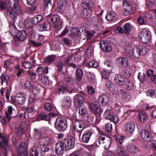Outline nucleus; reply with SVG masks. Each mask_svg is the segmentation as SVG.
I'll list each match as a JSON object with an SVG mask.
<instances>
[{
  "label": "nucleus",
  "instance_id": "nucleus-1",
  "mask_svg": "<svg viewBox=\"0 0 156 156\" xmlns=\"http://www.w3.org/2000/svg\"><path fill=\"white\" fill-rule=\"evenodd\" d=\"M19 0H9L8 4L10 8L7 12V14L13 18L22 12L21 7L18 4Z\"/></svg>",
  "mask_w": 156,
  "mask_h": 156
},
{
  "label": "nucleus",
  "instance_id": "nucleus-2",
  "mask_svg": "<svg viewBox=\"0 0 156 156\" xmlns=\"http://www.w3.org/2000/svg\"><path fill=\"white\" fill-rule=\"evenodd\" d=\"M88 126V123L84 120H76L73 123L72 129L74 131L79 133V136L80 137L83 131Z\"/></svg>",
  "mask_w": 156,
  "mask_h": 156
},
{
  "label": "nucleus",
  "instance_id": "nucleus-3",
  "mask_svg": "<svg viewBox=\"0 0 156 156\" xmlns=\"http://www.w3.org/2000/svg\"><path fill=\"white\" fill-rule=\"evenodd\" d=\"M138 38L139 41L143 43H149L151 39V34L149 29L144 28L139 33Z\"/></svg>",
  "mask_w": 156,
  "mask_h": 156
},
{
  "label": "nucleus",
  "instance_id": "nucleus-4",
  "mask_svg": "<svg viewBox=\"0 0 156 156\" xmlns=\"http://www.w3.org/2000/svg\"><path fill=\"white\" fill-rule=\"evenodd\" d=\"M89 108L94 115H98L102 112L101 108L97 104V100L95 98H93L91 101L87 102Z\"/></svg>",
  "mask_w": 156,
  "mask_h": 156
},
{
  "label": "nucleus",
  "instance_id": "nucleus-5",
  "mask_svg": "<svg viewBox=\"0 0 156 156\" xmlns=\"http://www.w3.org/2000/svg\"><path fill=\"white\" fill-rule=\"evenodd\" d=\"M26 98L24 94L18 93L14 97H12L11 99V102L15 105L18 104L20 105H23L25 102Z\"/></svg>",
  "mask_w": 156,
  "mask_h": 156
},
{
  "label": "nucleus",
  "instance_id": "nucleus-6",
  "mask_svg": "<svg viewBox=\"0 0 156 156\" xmlns=\"http://www.w3.org/2000/svg\"><path fill=\"white\" fill-rule=\"evenodd\" d=\"M104 116L106 119L113 121L115 124L119 121L118 117L110 109H108L105 111Z\"/></svg>",
  "mask_w": 156,
  "mask_h": 156
},
{
  "label": "nucleus",
  "instance_id": "nucleus-7",
  "mask_svg": "<svg viewBox=\"0 0 156 156\" xmlns=\"http://www.w3.org/2000/svg\"><path fill=\"white\" fill-rule=\"evenodd\" d=\"M55 126L60 130H64L67 128V123L63 119L58 118L55 122Z\"/></svg>",
  "mask_w": 156,
  "mask_h": 156
},
{
  "label": "nucleus",
  "instance_id": "nucleus-8",
  "mask_svg": "<svg viewBox=\"0 0 156 156\" xmlns=\"http://www.w3.org/2000/svg\"><path fill=\"white\" fill-rule=\"evenodd\" d=\"M104 141L103 144L105 148L108 149L109 148L110 145L112 142V139L110 137L104 134H101L99 136L100 140Z\"/></svg>",
  "mask_w": 156,
  "mask_h": 156
},
{
  "label": "nucleus",
  "instance_id": "nucleus-9",
  "mask_svg": "<svg viewBox=\"0 0 156 156\" xmlns=\"http://www.w3.org/2000/svg\"><path fill=\"white\" fill-rule=\"evenodd\" d=\"M103 11L101 10L100 13L97 12V17H94L93 19V23L94 26L98 27H100L103 23V20L102 17V14Z\"/></svg>",
  "mask_w": 156,
  "mask_h": 156
},
{
  "label": "nucleus",
  "instance_id": "nucleus-10",
  "mask_svg": "<svg viewBox=\"0 0 156 156\" xmlns=\"http://www.w3.org/2000/svg\"><path fill=\"white\" fill-rule=\"evenodd\" d=\"M62 142L65 146V149L66 150L73 148L75 144L74 140L71 137L64 139L62 140Z\"/></svg>",
  "mask_w": 156,
  "mask_h": 156
},
{
  "label": "nucleus",
  "instance_id": "nucleus-11",
  "mask_svg": "<svg viewBox=\"0 0 156 156\" xmlns=\"http://www.w3.org/2000/svg\"><path fill=\"white\" fill-rule=\"evenodd\" d=\"M140 136L142 139L146 142H150L152 140L151 133L148 130L144 129L140 131Z\"/></svg>",
  "mask_w": 156,
  "mask_h": 156
},
{
  "label": "nucleus",
  "instance_id": "nucleus-12",
  "mask_svg": "<svg viewBox=\"0 0 156 156\" xmlns=\"http://www.w3.org/2000/svg\"><path fill=\"white\" fill-rule=\"evenodd\" d=\"M115 62L116 64L123 67H126L129 66L128 59L126 57H118L116 59Z\"/></svg>",
  "mask_w": 156,
  "mask_h": 156
},
{
  "label": "nucleus",
  "instance_id": "nucleus-13",
  "mask_svg": "<svg viewBox=\"0 0 156 156\" xmlns=\"http://www.w3.org/2000/svg\"><path fill=\"white\" fill-rule=\"evenodd\" d=\"M100 47L101 49L106 52H110L112 51L111 46L110 43L105 40L100 42Z\"/></svg>",
  "mask_w": 156,
  "mask_h": 156
},
{
  "label": "nucleus",
  "instance_id": "nucleus-14",
  "mask_svg": "<svg viewBox=\"0 0 156 156\" xmlns=\"http://www.w3.org/2000/svg\"><path fill=\"white\" fill-rule=\"evenodd\" d=\"M110 96L107 94H103L99 97L98 100L100 103L103 105H106L109 101Z\"/></svg>",
  "mask_w": 156,
  "mask_h": 156
},
{
  "label": "nucleus",
  "instance_id": "nucleus-15",
  "mask_svg": "<svg viewBox=\"0 0 156 156\" xmlns=\"http://www.w3.org/2000/svg\"><path fill=\"white\" fill-rule=\"evenodd\" d=\"M65 148V146L62 141H59L56 144L55 150L57 154H61L63 153Z\"/></svg>",
  "mask_w": 156,
  "mask_h": 156
},
{
  "label": "nucleus",
  "instance_id": "nucleus-16",
  "mask_svg": "<svg viewBox=\"0 0 156 156\" xmlns=\"http://www.w3.org/2000/svg\"><path fill=\"white\" fill-rule=\"evenodd\" d=\"M135 125L133 122H129L125 124V129L126 132L128 133H133L135 129Z\"/></svg>",
  "mask_w": 156,
  "mask_h": 156
},
{
  "label": "nucleus",
  "instance_id": "nucleus-17",
  "mask_svg": "<svg viewBox=\"0 0 156 156\" xmlns=\"http://www.w3.org/2000/svg\"><path fill=\"white\" fill-rule=\"evenodd\" d=\"M42 152V148L39 147L34 146L30 151V154L31 156H37L39 154Z\"/></svg>",
  "mask_w": 156,
  "mask_h": 156
},
{
  "label": "nucleus",
  "instance_id": "nucleus-18",
  "mask_svg": "<svg viewBox=\"0 0 156 156\" xmlns=\"http://www.w3.org/2000/svg\"><path fill=\"white\" fill-rule=\"evenodd\" d=\"M114 80L115 82L120 86H122L124 83V78L120 74L115 75Z\"/></svg>",
  "mask_w": 156,
  "mask_h": 156
},
{
  "label": "nucleus",
  "instance_id": "nucleus-19",
  "mask_svg": "<svg viewBox=\"0 0 156 156\" xmlns=\"http://www.w3.org/2000/svg\"><path fill=\"white\" fill-rule=\"evenodd\" d=\"M81 3L82 6L84 9L93 8L94 5L91 0H82Z\"/></svg>",
  "mask_w": 156,
  "mask_h": 156
},
{
  "label": "nucleus",
  "instance_id": "nucleus-20",
  "mask_svg": "<svg viewBox=\"0 0 156 156\" xmlns=\"http://www.w3.org/2000/svg\"><path fill=\"white\" fill-rule=\"evenodd\" d=\"M48 19L50 20L51 22L55 24V26L56 27H58V24L60 20L59 17L57 15H55L52 16H48Z\"/></svg>",
  "mask_w": 156,
  "mask_h": 156
},
{
  "label": "nucleus",
  "instance_id": "nucleus-21",
  "mask_svg": "<svg viewBox=\"0 0 156 156\" xmlns=\"http://www.w3.org/2000/svg\"><path fill=\"white\" fill-rule=\"evenodd\" d=\"M27 34L24 31H20L17 33L16 38L17 40L20 41H23L26 38Z\"/></svg>",
  "mask_w": 156,
  "mask_h": 156
},
{
  "label": "nucleus",
  "instance_id": "nucleus-22",
  "mask_svg": "<svg viewBox=\"0 0 156 156\" xmlns=\"http://www.w3.org/2000/svg\"><path fill=\"white\" fill-rule=\"evenodd\" d=\"M92 134V132L90 131L86 132L83 135L82 137L83 141L85 143H88Z\"/></svg>",
  "mask_w": 156,
  "mask_h": 156
},
{
  "label": "nucleus",
  "instance_id": "nucleus-23",
  "mask_svg": "<svg viewBox=\"0 0 156 156\" xmlns=\"http://www.w3.org/2000/svg\"><path fill=\"white\" fill-rule=\"evenodd\" d=\"M126 150L124 147L122 145H117V148L116 152L119 156H124L125 154Z\"/></svg>",
  "mask_w": 156,
  "mask_h": 156
},
{
  "label": "nucleus",
  "instance_id": "nucleus-24",
  "mask_svg": "<svg viewBox=\"0 0 156 156\" xmlns=\"http://www.w3.org/2000/svg\"><path fill=\"white\" fill-rule=\"evenodd\" d=\"M129 55H132L135 58H138L141 55V52L140 51V48H132L131 53Z\"/></svg>",
  "mask_w": 156,
  "mask_h": 156
},
{
  "label": "nucleus",
  "instance_id": "nucleus-25",
  "mask_svg": "<svg viewBox=\"0 0 156 156\" xmlns=\"http://www.w3.org/2000/svg\"><path fill=\"white\" fill-rule=\"evenodd\" d=\"M79 113L82 116H85L88 114V109L87 107L84 105H81L79 109Z\"/></svg>",
  "mask_w": 156,
  "mask_h": 156
},
{
  "label": "nucleus",
  "instance_id": "nucleus-26",
  "mask_svg": "<svg viewBox=\"0 0 156 156\" xmlns=\"http://www.w3.org/2000/svg\"><path fill=\"white\" fill-rule=\"evenodd\" d=\"M71 100L69 96L64 97L62 101V105L65 108L69 107L71 105Z\"/></svg>",
  "mask_w": 156,
  "mask_h": 156
},
{
  "label": "nucleus",
  "instance_id": "nucleus-27",
  "mask_svg": "<svg viewBox=\"0 0 156 156\" xmlns=\"http://www.w3.org/2000/svg\"><path fill=\"white\" fill-rule=\"evenodd\" d=\"M100 71L101 73L102 77L105 79H108V76L110 75V70H107L105 68L101 69Z\"/></svg>",
  "mask_w": 156,
  "mask_h": 156
},
{
  "label": "nucleus",
  "instance_id": "nucleus-28",
  "mask_svg": "<svg viewBox=\"0 0 156 156\" xmlns=\"http://www.w3.org/2000/svg\"><path fill=\"white\" fill-rule=\"evenodd\" d=\"M105 18L108 21H112L116 19V15L114 12H111L106 15Z\"/></svg>",
  "mask_w": 156,
  "mask_h": 156
},
{
  "label": "nucleus",
  "instance_id": "nucleus-29",
  "mask_svg": "<svg viewBox=\"0 0 156 156\" xmlns=\"http://www.w3.org/2000/svg\"><path fill=\"white\" fill-rule=\"evenodd\" d=\"M127 150L131 153H135L139 152L138 149L134 145L129 144L127 147Z\"/></svg>",
  "mask_w": 156,
  "mask_h": 156
},
{
  "label": "nucleus",
  "instance_id": "nucleus-30",
  "mask_svg": "<svg viewBox=\"0 0 156 156\" xmlns=\"http://www.w3.org/2000/svg\"><path fill=\"white\" fill-rule=\"evenodd\" d=\"M83 72L80 69H77L75 72V76L76 80L78 81H80L82 77Z\"/></svg>",
  "mask_w": 156,
  "mask_h": 156
},
{
  "label": "nucleus",
  "instance_id": "nucleus-31",
  "mask_svg": "<svg viewBox=\"0 0 156 156\" xmlns=\"http://www.w3.org/2000/svg\"><path fill=\"white\" fill-rule=\"evenodd\" d=\"M41 141L43 142L44 145L49 146L52 144L53 140L52 139L48 137H45L42 138Z\"/></svg>",
  "mask_w": 156,
  "mask_h": 156
},
{
  "label": "nucleus",
  "instance_id": "nucleus-32",
  "mask_svg": "<svg viewBox=\"0 0 156 156\" xmlns=\"http://www.w3.org/2000/svg\"><path fill=\"white\" fill-rule=\"evenodd\" d=\"M123 7L125 9L124 14L126 15H128L132 12L131 7L127 3H126H126L124 2H123Z\"/></svg>",
  "mask_w": 156,
  "mask_h": 156
},
{
  "label": "nucleus",
  "instance_id": "nucleus-33",
  "mask_svg": "<svg viewBox=\"0 0 156 156\" xmlns=\"http://www.w3.org/2000/svg\"><path fill=\"white\" fill-rule=\"evenodd\" d=\"M70 32L71 33V34L73 35H80L83 32V29L79 28H72L71 29Z\"/></svg>",
  "mask_w": 156,
  "mask_h": 156
},
{
  "label": "nucleus",
  "instance_id": "nucleus-34",
  "mask_svg": "<svg viewBox=\"0 0 156 156\" xmlns=\"http://www.w3.org/2000/svg\"><path fill=\"white\" fill-rule=\"evenodd\" d=\"M92 8H89L85 9L83 12V15L84 18H88L90 16L92 13Z\"/></svg>",
  "mask_w": 156,
  "mask_h": 156
},
{
  "label": "nucleus",
  "instance_id": "nucleus-35",
  "mask_svg": "<svg viewBox=\"0 0 156 156\" xmlns=\"http://www.w3.org/2000/svg\"><path fill=\"white\" fill-rule=\"evenodd\" d=\"M124 31L126 34L129 35L131 32L132 27L129 23H126L124 26Z\"/></svg>",
  "mask_w": 156,
  "mask_h": 156
},
{
  "label": "nucleus",
  "instance_id": "nucleus-36",
  "mask_svg": "<svg viewBox=\"0 0 156 156\" xmlns=\"http://www.w3.org/2000/svg\"><path fill=\"white\" fill-rule=\"evenodd\" d=\"M40 30L41 31H47L50 29V24L49 23H45L40 25Z\"/></svg>",
  "mask_w": 156,
  "mask_h": 156
},
{
  "label": "nucleus",
  "instance_id": "nucleus-37",
  "mask_svg": "<svg viewBox=\"0 0 156 156\" xmlns=\"http://www.w3.org/2000/svg\"><path fill=\"white\" fill-rule=\"evenodd\" d=\"M27 126V125L25 122H22L19 129L18 132L20 133H23L26 130Z\"/></svg>",
  "mask_w": 156,
  "mask_h": 156
},
{
  "label": "nucleus",
  "instance_id": "nucleus-38",
  "mask_svg": "<svg viewBox=\"0 0 156 156\" xmlns=\"http://www.w3.org/2000/svg\"><path fill=\"white\" fill-rule=\"evenodd\" d=\"M56 57V55H49L44 58V62L46 63H51L55 60Z\"/></svg>",
  "mask_w": 156,
  "mask_h": 156
},
{
  "label": "nucleus",
  "instance_id": "nucleus-39",
  "mask_svg": "<svg viewBox=\"0 0 156 156\" xmlns=\"http://www.w3.org/2000/svg\"><path fill=\"white\" fill-rule=\"evenodd\" d=\"M42 17L40 15H37L34 17L32 20V24L34 25L37 24L42 19Z\"/></svg>",
  "mask_w": 156,
  "mask_h": 156
},
{
  "label": "nucleus",
  "instance_id": "nucleus-40",
  "mask_svg": "<svg viewBox=\"0 0 156 156\" xmlns=\"http://www.w3.org/2000/svg\"><path fill=\"white\" fill-rule=\"evenodd\" d=\"M106 84L110 91H112L114 90V85L112 84V81L109 79L106 80Z\"/></svg>",
  "mask_w": 156,
  "mask_h": 156
},
{
  "label": "nucleus",
  "instance_id": "nucleus-41",
  "mask_svg": "<svg viewBox=\"0 0 156 156\" xmlns=\"http://www.w3.org/2000/svg\"><path fill=\"white\" fill-rule=\"evenodd\" d=\"M37 72H42L44 74H47L48 72V67L44 68L41 66H39L37 68Z\"/></svg>",
  "mask_w": 156,
  "mask_h": 156
},
{
  "label": "nucleus",
  "instance_id": "nucleus-42",
  "mask_svg": "<svg viewBox=\"0 0 156 156\" xmlns=\"http://www.w3.org/2000/svg\"><path fill=\"white\" fill-rule=\"evenodd\" d=\"M138 116L139 120L141 122L144 123L146 121L147 118L145 114L140 113L138 114Z\"/></svg>",
  "mask_w": 156,
  "mask_h": 156
},
{
  "label": "nucleus",
  "instance_id": "nucleus-43",
  "mask_svg": "<svg viewBox=\"0 0 156 156\" xmlns=\"http://www.w3.org/2000/svg\"><path fill=\"white\" fill-rule=\"evenodd\" d=\"M94 48L92 45L90 46L87 49V55L88 57H90L93 55Z\"/></svg>",
  "mask_w": 156,
  "mask_h": 156
},
{
  "label": "nucleus",
  "instance_id": "nucleus-44",
  "mask_svg": "<svg viewBox=\"0 0 156 156\" xmlns=\"http://www.w3.org/2000/svg\"><path fill=\"white\" fill-rule=\"evenodd\" d=\"M125 86V87L128 90L132 89L134 87L133 83L129 80H127L126 82Z\"/></svg>",
  "mask_w": 156,
  "mask_h": 156
},
{
  "label": "nucleus",
  "instance_id": "nucleus-45",
  "mask_svg": "<svg viewBox=\"0 0 156 156\" xmlns=\"http://www.w3.org/2000/svg\"><path fill=\"white\" fill-rule=\"evenodd\" d=\"M123 48L127 53L129 54L131 53V47L130 45H129L128 43H126L123 46Z\"/></svg>",
  "mask_w": 156,
  "mask_h": 156
},
{
  "label": "nucleus",
  "instance_id": "nucleus-46",
  "mask_svg": "<svg viewBox=\"0 0 156 156\" xmlns=\"http://www.w3.org/2000/svg\"><path fill=\"white\" fill-rule=\"evenodd\" d=\"M75 99L79 103L82 104L84 101V99L83 96L80 94L76 95Z\"/></svg>",
  "mask_w": 156,
  "mask_h": 156
},
{
  "label": "nucleus",
  "instance_id": "nucleus-47",
  "mask_svg": "<svg viewBox=\"0 0 156 156\" xmlns=\"http://www.w3.org/2000/svg\"><path fill=\"white\" fill-rule=\"evenodd\" d=\"M57 91H58V93H65L68 92L69 90L67 88L65 87H60L57 89Z\"/></svg>",
  "mask_w": 156,
  "mask_h": 156
},
{
  "label": "nucleus",
  "instance_id": "nucleus-48",
  "mask_svg": "<svg viewBox=\"0 0 156 156\" xmlns=\"http://www.w3.org/2000/svg\"><path fill=\"white\" fill-rule=\"evenodd\" d=\"M1 83L2 84H3V82H7V81L9 80V77L7 74H3L1 76Z\"/></svg>",
  "mask_w": 156,
  "mask_h": 156
},
{
  "label": "nucleus",
  "instance_id": "nucleus-49",
  "mask_svg": "<svg viewBox=\"0 0 156 156\" xmlns=\"http://www.w3.org/2000/svg\"><path fill=\"white\" fill-rule=\"evenodd\" d=\"M38 117L40 118L41 119L46 121L49 120L50 119L49 115L48 114L44 113L40 114Z\"/></svg>",
  "mask_w": 156,
  "mask_h": 156
},
{
  "label": "nucleus",
  "instance_id": "nucleus-50",
  "mask_svg": "<svg viewBox=\"0 0 156 156\" xmlns=\"http://www.w3.org/2000/svg\"><path fill=\"white\" fill-rule=\"evenodd\" d=\"M122 94L123 95L124 99H125L126 101L128 102L130 101V96L128 93H126L125 91H123Z\"/></svg>",
  "mask_w": 156,
  "mask_h": 156
},
{
  "label": "nucleus",
  "instance_id": "nucleus-51",
  "mask_svg": "<svg viewBox=\"0 0 156 156\" xmlns=\"http://www.w3.org/2000/svg\"><path fill=\"white\" fill-rule=\"evenodd\" d=\"M139 48H140V51L141 54L142 55H145L147 52L148 49L146 47L142 46Z\"/></svg>",
  "mask_w": 156,
  "mask_h": 156
},
{
  "label": "nucleus",
  "instance_id": "nucleus-52",
  "mask_svg": "<svg viewBox=\"0 0 156 156\" xmlns=\"http://www.w3.org/2000/svg\"><path fill=\"white\" fill-rule=\"evenodd\" d=\"M112 124L109 122L107 123L105 126V130L108 133H111L112 131Z\"/></svg>",
  "mask_w": 156,
  "mask_h": 156
},
{
  "label": "nucleus",
  "instance_id": "nucleus-53",
  "mask_svg": "<svg viewBox=\"0 0 156 156\" xmlns=\"http://www.w3.org/2000/svg\"><path fill=\"white\" fill-rule=\"evenodd\" d=\"M87 89L88 92L90 94L93 95L95 93L94 88L91 86H87Z\"/></svg>",
  "mask_w": 156,
  "mask_h": 156
},
{
  "label": "nucleus",
  "instance_id": "nucleus-54",
  "mask_svg": "<svg viewBox=\"0 0 156 156\" xmlns=\"http://www.w3.org/2000/svg\"><path fill=\"white\" fill-rule=\"evenodd\" d=\"M25 144L24 143H21L20 145V150H22L23 151V153L24 155L26 156L27 154L26 148L25 147Z\"/></svg>",
  "mask_w": 156,
  "mask_h": 156
},
{
  "label": "nucleus",
  "instance_id": "nucleus-55",
  "mask_svg": "<svg viewBox=\"0 0 156 156\" xmlns=\"http://www.w3.org/2000/svg\"><path fill=\"white\" fill-rule=\"evenodd\" d=\"M86 117L87 122H86L88 123V125H89V122H92L94 119V117L90 114H88L87 115Z\"/></svg>",
  "mask_w": 156,
  "mask_h": 156
},
{
  "label": "nucleus",
  "instance_id": "nucleus-56",
  "mask_svg": "<svg viewBox=\"0 0 156 156\" xmlns=\"http://www.w3.org/2000/svg\"><path fill=\"white\" fill-rule=\"evenodd\" d=\"M22 66L25 69H30L32 67L31 62L28 61L22 63Z\"/></svg>",
  "mask_w": 156,
  "mask_h": 156
},
{
  "label": "nucleus",
  "instance_id": "nucleus-57",
  "mask_svg": "<svg viewBox=\"0 0 156 156\" xmlns=\"http://www.w3.org/2000/svg\"><path fill=\"white\" fill-rule=\"evenodd\" d=\"M30 44L33 45L34 47H38L41 45V43L39 42V41H35L31 40L30 41Z\"/></svg>",
  "mask_w": 156,
  "mask_h": 156
},
{
  "label": "nucleus",
  "instance_id": "nucleus-58",
  "mask_svg": "<svg viewBox=\"0 0 156 156\" xmlns=\"http://www.w3.org/2000/svg\"><path fill=\"white\" fill-rule=\"evenodd\" d=\"M36 98V96L34 94H31L29 100V103L31 104L34 101Z\"/></svg>",
  "mask_w": 156,
  "mask_h": 156
},
{
  "label": "nucleus",
  "instance_id": "nucleus-59",
  "mask_svg": "<svg viewBox=\"0 0 156 156\" xmlns=\"http://www.w3.org/2000/svg\"><path fill=\"white\" fill-rule=\"evenodd\" d=\"M88 65L90 67L97 68L98 66V63L94 60L90 62Z\"/></svg>",
  "mask_w": 156,
  "mask_h": 156
},
{
  "label": "nucleus",
  "instance_id": "nucleus-60",
  "mask_svg": "<svg viewBox=\"0 0 156 156\" xmlns=\"http://www.w3.org/2000/svg\"><path fill=\"white\" fill-rule=\"evenodd\" d=\"M63 65V62L61 61H59L57 62V67L58 70L59 71H61L62 70Z\"/></svg>",
  "mask_w": 156,
  "mask_h": 156
},
{
  "label": "nucleus",
  "instance_id": "nucleus-61",
  "mask_svg": "<svg viewBox=\"0 0 156 156\" xmlns=\"http://www.w3.org/2000/svg\"><path fill=\"white\" fill-rule=\"evenodd\" d=\"M40 80L42 83L44 84L47 85L48 83V80L47 77L42 76Z\"/></svg>",
  "mask_w": 156,
  "mask_h": 156
},
{
  "label": "nucleus",
  "instance_id": "nucleus-62",
  "mask_svg": "<svg viewBox=\"0 0 156 156\" xmlns=\"http://www.w3.org/2000/svg\"><path fill=\"white\" fill-rule=\"evenodd\" d=\"M25 86L27 89H31L32 88V86L30 80H27L25 83Z\"/></svg>",
  "mask_w": 156,
  "mask_h": 156
},
{
  "label": "nucleus",
  "instance_id": "nucleus-63",
  "mask_svg": "<svg viewBox=\"0 0 156 156\" xmlns=\"http://www.w3.org/2000/svg\"><path fill=\"white\" fill-rule=\"evenodd\" d=\"M130 70V69L128 68L125 71V76L127 78H129L130 76L131 75Z\"/></svg>",
  "mask_w": 156,
  "mask_h": 156
},
{
  "label": "nucleus",
  "instance_id": "nucleus-64",
  "mask_svg": "<svg viewBox=\"0 0 156 156\" xmlns=\"http://www.w3.org/2000/svg\"><path fill=\"white\" fill-rule=\"evenodd\" d=\"M80 156H92L87 151L83 149L80 150Z\"/></svg>",
  "mask_w": 156,
  "mask_h": 156
}]
</instances>
